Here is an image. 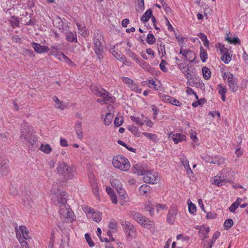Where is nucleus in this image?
I'll return each mask as SVG.
<instances>
[{
    "label": "nucleus",
    "mask_w": 248,
    "mask_h": 248,
    "mask_svg": "<svg viewBox=\"0 0 248 248\" xmlns=\"http://www.w3.org/2000/svg\"><path fill=\"white\" fill-rule=\"evenodd\" d=\"M51 191L53 200L57 202L60 208L59 214L61 217L65 219L66 222H72L74 220V214L69 209V206L66 203L65 192L61 190L60 186L58 183L53 184Z\"/></svg>",
    "instance_id": "1"
},
{
    "label": "nucleus",
    "mask_w": 248,
    "mask_h": 248,
    "mask_svg": "<svg viewBox=\"0 0 248 248\" xmlns=\"http://www.w3.org/2000/svg\"><path fill=\"white\" fill-rule=\"evenodd\" d=\"M56 169L57 173L65 181L73 179L77 174L75 169L64 162H59Z\"/></svg>",
    "instance_id": "2"
},
{
    "label": "nucleus",
    "mask_w": 248,
    "mask_h": 248,
    "mask_svg": "<svg viewBox=\"0 0 248 248\" xmlns=\"http://www.w3.org/2000/svg\"><path fill=\"white\" fill-rule=\"evenodd\" d=\"M33 128L30 126L26 123H23L21 125V140H24L28 141L30 144L33 145L37 139L36 137L32 135Z\"/></svg>",
    "instance_id": "3"
},
{
    "label": "nucleus",
    "mask_w": 248,
    "mask_h": 248,
    "mask_svg": "<svg viewBox=\"0 0 248 248\" xmlns=\"http://www.w3.org/2000/svg\"><path fill=\"white\" fill-rule=\"evenodd\" d=\"M112 164L114 167L123 171H127L130 167L128 160L122 155H118L113 157Z\"/></svg>",
    "instance_id": "4"
},
{
    "label": "nucleus",
    "mask_w": 248,
    "mask_h": 248,
    "mask_svg": "<svg viewBox=\"0 0 248 248\" xmlns=\"http://www.w3.org/2000/svg\"><path fill=\"white\" fill-rule=\"evenodd\" d=\"M103 40V37L101 35L97 34L94 37V51L97 56V58L100 61L103 58V47L102 46L101 41Z\"/></svg>",
    "instance_id": "5"
},
{
    "label": "nucleus",
    "mask_w": 248,
    "mask_h": 248,
    "mask_svg": "<svg viewBox=\"0 0 248 248\" xmlns=\"http://www.w3.org/2000/svg\"><path fill=\"white\" fill-rule=\"evenodd\" d=\"M157 177L158 175L156 172L148 169L143 175V180L146 183L154 184L156 183Z\"/></svg>",
    "instance_id": "6"
},
{
    "label": "nucleus",
    "mask_w": 248,
    "mask_h": 248,
    "mask_svg": "<svg viewBox=\"0 0 248 248\" xmlns=\"http://www.w3.org/2000/svg\"><path fill=\"white\" fill-rule=\"evenodd\" d=\"M84 211L86 214L91 215L93 219L96 222H99L102 219V214L99 211H95L93 208L89 207H85Z\"/></svg>",
    "instance_id": "7"
},
{
    "label": "nucleus",
    "mask_w": 248,
    "mask_h": 248,
    "mask_svg": "<svg viewBox=\"0 0 248 248\" xmlns=\"http://www.w3.org/2000/svg\"><path fill=\"white\" fill-rule=\"evenodd\" d=\"M97 93V96L102 97L103 103H113L115 101V98L104 89H101V92Z\"/></svg>",
    "instance_id": "8"
},
{
    "label": "nucleus",
    "mask_w": 248,
    "mask_h": 248,
    "mask_svg": "<svg viewBox=\"0 0 248 248\" xmlns=\"http://www.w3.org/2000/svg\"><path fill=\"white\" fill-rule=\"evenodd\" d=\"M227 176L222 173L218 174L216 176L211 179L212 183L215 184L218 186H222L223 184L228 182Z\"/></svg>",
    "instance_id": "9"
},
{
    "label": "nucleus",
    "mask_w": 248,
    "mask_h": 248,
    "mask_svg": "<svg viewBox=\"0 0 248 248\" xmlns=\"http://www.w3.org/2000/svg\"><path fill=\"white\" fill-rule=\"evenodd\" d=\"M148 169L146 164L139 163L133 166L132 171L138 175H143Z\"/></svg>",
    "instance_id": "10"
},
{
    "label": "nucleus",
    "mask_w": 248,
    "mask_h": 248,
    "mask_svg": "<svg viewBox=\"0 0 248 248\" xmlns=\"http://www.w3.org/2000/svg\"><path fill=\"white\" fill-rule=\"evenodd\" d=\"M16 234L17 238L21 236L22 238L25 240H28L30 238L29 232L28 229L25 226H20L19 228V230L16 229Z\"/></svg>",
    "instance_id": "11"
},
{
    "label": "nucleus",
    "mask_w": 248,
    "mask_h": 248,
    "mask_svg": "<svg viewBox=\"0 0 248 248\" xmlns=\"http://www.w3.org/2000/svg\"><path fill=\"white\" fill-rule=\"evenodd\" d=\"M227 83L230 91L234 93L238 90L237 79L233 76L228 77Z\"/></svg>",
    "instance_id": "12"
},
{
    "label": "nucleus",
    "mask_w": 248,
    "mask_h": 248,
    "mask_svg": "<svg viewBox=\"0 0 248 248\" xmlns=\"http://www.w3.org/2000/svg\"><path fill=\"white\" fill-rule=\"evenodd\" d=\"M177 213V209L175 205L172 206L167 215V221L170 224H173L174 222Z\"/></svg>",
    "instance_id": "13"
},
{
    "label": "nucleus",
    "mask_w": 248,
    "mask_h": 248,
    "mask_svg": "<svg viewBox=\"0 0 248 248\" xmlns=\"http://www.w3.org/2000/svg\"><path fill=\"white\" fill-rule=\"evenodd\" d=\"M124 222V221H123ZM122 225L125 229L127 234L129 236H133L135 234L136 229L135 227L129 222L125 221L124 223H122Z\"/></svg>",
    "instance_id": "14"
},
{
    "label": "nucleus",
    "mask_w": 248,
    "mask_h": 248,
    "mask_svg": "<svg viewBox=\"0 0 248 248\" xmlns=\"http://www.w3.org/2000/svg\"><path fill=\"white\" fill-rule=\"evenodd\" d=\"M128 215L130 217L140 224L145 221V217L135 211H130Z\"/></svg>",
    "instance_id": "15"
},
{
    "label": "nucleus",
    "mask_w": 248,
    "mask_h": 248,
    "mask_svg": "<svg viewBox=\"0 0 248 248\" xmlns=\"http://www.w3.org/2000/svg\"><path fill=\"white\" fill-rule=\"evenodd\" d=\"M8 164L9 162L7 160L0 159V176L7 174Z\"/></svg>",
    "instance_id": "16"
},
{
    "label": "nucleus",
    "mask_w": 248,
    "mask_h": 248,
    "mask_svg": "<svg viewBox=\"0 0 248 248\" xmlns=\"http://www.w3.org/2000/svg\"><path fill=\"white\" fill-rule=\"evenodd\" d=\"M169 138L172 139L175 144H177L186 140V136L181 133H170L169 135Z\"/></svg>",
    "instance_id": "17"
},
{
    "label": "nucleus",
    "mask_w": 248,
    "mask_h": 248,
    "mask_svg": "<svg viewBox=\"0 0 248 248\" xmlns=\"http://www.w3.org/2000/svg\"><path fill=\"white\" fill-rule=\"evenodd\" d=\"M31 46L34 48V50L38 53H42L47 52L49 50V48L46 46H42L39 44L32 42L31 44Z\"/></svg>",
    "instance_id": "18"
},
{
    "label": "nucleus",
    "mask_w": 248,
    "mask_h": 248,
    "mask_svg": "<svg viewBox=\"0 0 248 248\" xmlns=\"http://www.w3.org/2000/svg\"><path fill=\"white\" fill-rule=\"evenodd\" d=\"M119 45L116 44L110 48V53L119 60H123L124 55L121 51L118 49Z\"/></svg>",
    "instance_id": "19"
},
{
    "label": "nucleus",
    "mask_w": 248,
    "mask_h": 248,
    "mask_svg": "<svg viewBox=\"0 0 248 248\" xmlns=\"http://www.w3.org/2000/svg\"><path fill=\"white\" fill-rule=\"evenodd\" d=\"M77 137L78 139L81 140L83 138V132L82 129V122L77 121L74 127Z\"/></svg>",
    "instance_id": "20"
},
{
    "label": "nucleus",
    "mask_w": 248,
    "mask_h": 248,
    "mask_svg": "<svg viewBox=\"0 0 248 248\" xmlns=\"http://www.w3.org/2000/svg\"><path fill=\"white\" fill-rule=\"evenodd\" d=\"M112 186H115L116 189L121 196L124 197L125 194V190L122 188V185L117 180H113L111 182Z\"/></svg>",
    "instance_id": "21"
},
{
    "label": "nucleus",
    "mask_w": 248,
    "mask_h": 248,
    "mask_svg": "<svg viewBox=\"0 0 248 248\" xmlns=\"http://www.w3.org/2000/svg\"><path fill=\"white\" fill-rule=\"evenodd\" d=\"M217 89L218 90V93L221 96L222 101L225 102L226 101L225 94L227 91L226 88L222 84H219L217 85Z\"/></svg>",
    "instance_id": "22"
},
{
    "label": "nucleus",
    "mask_w": 248,
    "mask_h": 248,
    "mask_svg": "<svg viewBox=\"0 0 248 248\" xmlns=\"http://www.w3.org/2000/svg\"><path fill=\"white\" fill-rule=\"evenodd\" d=\"M210 228L208 227H202V228H200V230L199 231V232L200 233V237L202 240H203L208 237V234Z\"/></svg>",
    "instance_id": "23"
},
{
    "label": "nucleus",
    "mask_w": 248,
    "mask_h": 248,
    "mask_svg": "<svg viewBox=\"0 0 248 248\" xmlns=\"http://www.w3.org/2000/svg\"><path fill=\"white\" fill-rule=\"evenodd\" d=\"M76 23L79 30V33L82 36L85 37L88 35L89 31L84 25L80 24L78 22H76Z\"/></svg>",
    "instance_id": "24"
},
{
    "label": "nucleus",
    "mask_w": 248,
    "mask_h": 248,
    "mask_svg": "<svg viewBox=\"0 0 248 248\" xmlns=\"http://www.w3.org/2000/svg\"><path fill=\"white\" fill-rule=\"evenodd\" d=\"M66 39L71 42H77V34L72 31H68L65 34Z\"/></svg>",
    "instance_id": "25"
},
{
    "label": "nucleus",
    "mask_w": 248,
    "mask_h": 248,
    "mask_svg": "<svg viewBox=\"0 0 248 248\" xmlns=\"http://www.w3.org/2000/svg\"><path fill=\"white\" fill-rule=\"evenodd\" d=\"M150 187L147 185H143L139 188V191L141 195H147L150 191Z\"/></svg>",
    "instance_id": "26"
},
{
    "label": "nucleus",
    "mask_w": 248,
    "mask_h": 248,
    "mask_svg": "<svg viewBox=\"0 0 248 248\" xmlns=\"http://www.w3.org/2000/svg\"><path fill=\"white\" fill-rule=\"evenodd\" d=\"M152 16V11L151 9L147 10L141 17V20L143 22L148 21Z\"/></svg>",
    "instance_id": "27"
},
{
    "label": "nucleus",
    "mask_w": 248,
    "mask_h": 248,
    "mask_svg": "<svg viewBox=\"0 0 248 248\" xmlns=\"http://www.w3.org/2000/svg\"><path fill=\"white\" fill-rule=\"evenodd\" d=\"M113 118V115L112 113L110 112L107 113L104 120V124L106 125H109L111 123Z\"/></svg>",
    "instance_id": "28"
},
{
    "label": "nucleus",
    "mask_w": 248,
    "mask_h": 248,
    "mask_svg": "<svg viewBox=\"0 0 248 248\" xmlns=\"http://www.w3.org/2000/svg\"><path fill=\"white\" fill-rule=\"evenodd\" d=\"M54 25L59 28L60 30H62V31H63V22L62 20L59 17H57L54 20Z\"/></svg>",
    "instance_id": "29"
},
{
    "label": "nucleus",
    "mask_w": 248,
    "mask_h": 248,
    "mask_svg": "<svg viewBox=\"0 0 248 248\" xmlns=\"http://www.w3.org/2000/svg\"><path fill=\"white\" fill-rule=\"evenodd\" d=\"M39 149L42 152L47 154H49L52 151V148L48 144H42Z\"/></svg>",
    "instance_id": "30"
},
{
    "label": "nucleus",
    "mask_w": 248,
    "mask_h": 248,
    "mask_svg": "<svg viewBox=\"0 0 248 248\" xmlns=\"http://www.w3.org/2000/svg\"><path fill=\"white\" fill-rule=\"evenodd\" d=\"M225 40L228 41L230 44H233L234 45L240 44V40L237 36L231 38L228 35L226 37Z\"/></svg>",
    "instance_id": "31"
},
{
    "label": "nucleus",
    "mask_w": 248,
    "mask_h": 248,
    "mask_svg": "<svg viewBox=\"0 0 248 248\" xmlns=\"http://www.w3.org/2000/svg\"><path fill=\"white\" fill-rule=\"evenodd\" d=\"M200 56L202 62H205L208 58L206 50L202 46L200 47Z\"/></svg>",
    "instance_id": "32"
},
{
    "label": "nucleus",
    "mask_w": 248,
    "mask_h": 248,
    "mask_svg": "<svg viewBox=\"0 0 248 248\" xmlns=\"http://www.w3.org/2000/svg\"><path fill=\"white\" fill-rule=\"evenodd\" d=\"M224 163V159L218 155H215L212 158L211 163L219 165Z\"/></svg>",
    "instance_id": "33"
},
{
    "label": "nucleus",
    "mask_w": 248,
    "mask_h": 248,
    "mask_svg": "<svg viewBox=\"0 0 248 248\" xmlns=\"http://www.w3.org/2000/svg\"><path fill=\"white\" fill-rule=\"evenodd\" d=\"M203 77L205 79H209L211 77V72L207 67H203L202 68Z\"/></svg>",
    "instance_id": "34"
},
{
    "label": "nucleus",
    "mask_w": 248,
    "mask_h": 248,
    "mask_svg": "<svg viewBox=\"0 0 248 248\" xmlns=\"http://www.w3.org/2000/svg\"><path fill=\"white\" fill-rule=\"evenodd\" d=\"M155 205L149 202L148 204L145 205L144 209L149 212L150 215H153L155 211Z\"/></svg>",
    "instance_id": "35"
},
{
    "label": "nucleus",
    "mask_w": 248,
    "mask_h": 248,
    "mask_svg": "<svg viewBox=\"0 0 248 248\" xmlns=\"http://www.w3.org/2000/svg\"><path fill=\"white\" fill-rule=\"evenodd\" d=\"M141 225L146 228L151 229L154 227V223L152 221H151L149 219L145 217V221L141 223Z\"/></svg>",
    "instance_id": "36"
},
{
    "label": "nucleus",
    "mask_w": 248,
    "mask_h": 248,
    "mask_svg": "<svg viewBox=\"0 0 248 248\" xmlns=\"http://www.w3.org/2000/svg\"><path fill=\"white\" fill-rule=\"evenodd\" d=\"M157 47L159 54L161 55V57L162 58L166 55L165 45L161 42L160 44H158Z\"/></svg>",
    "instance_id": "37"
},
{
    "label": "nucleus",
    "mask_w": 248,
    "mask_h": 248,
    "mask_svg": "<svg viewBox=\"0 0 248 248\" xmlns=\"http://www.w3.org/2000/svg\"><path fill=\"white\" fill-rule=\"evenodd\" d=\"M198 36L202 40V41L204 42L203 45L205 47H208L209 46V42L207 40L206 36L202 33H200L198 34Z\"/></svg>",
    "instance_id": "38"
},
{
    "label": "nucleus",
    "mask_w": 248,
    "mask_h": 248,
    "mask_svg": "<svg viewBox=\"0 0 248 248\" xmlns=\"http://www.w3.org/2000/svg\"><path fill=\"white\" fill-rule=\"evenodd\" d=\"M9 22L13 28L18 26L19 21L17 18L14 16L11 17V18L9 20Z\"/></svg>",
    "instance_id": "39"
},
{
    "label": "nucleus",
    "mask_w": 248,
    "mask_h": 248,
    "mask_svg": "<svg viewBox=\"0 0 248 248\" xmlns=\"http://www.w3.org/2000/svg\"><path fill=\"white\" fill-rule=\"evenodd\" d=\"M126 50L127 52V54L131 58H132L133 60H135L137 62H140L141 59H139L135 53L131 51V50L129 49H126Z\"/></svg>",
    "instance_id": "40"
},
{
    "label": "nucleus",
    "mask_w": 248,
    "mask_h": 248,
    "mask_svg": "<svg viewBox=\"0 0 248 248\" xmlns=\"http://www.w3.org/2000/svg\"><path fill=\"white\" fill-rule=\"evenodd\" d=\"M159 97L160 99L164 101V102H167L170 103L171 100H172V97L168 95L160 93L159 94Z\"/></svg>",
    "instance_id": "41"
},
{
    "label": "nucleus",
    "mask_w": 248,
    "mask_h": 248,
    "mask_svg": "<svg viewBox=\"0 0 248 248\" xmlns=\"http://www.w3.org/2000/svg\"><path fill=\"white\" fill-rule=\"evenodd\" d=\"M232 58L229 54V53H226L222 54L221 60L225 63H228L231 61Z\"/></svg>",
    "instance_id": "42"
},
{
    "label": "nucleus",
    "mask_w": 248,
    "mask_h": 248,
    "mask_svg": "<svg viewBox=\"0 0 248 248\" xmlns=\"http://www.w3.org/2000/svg\"><path fill=\"white\" fill-rule=\"evenodd\" d=\"M56 55L59 59L61 60L63 59L66 63H69L72 62L67 57H66L63 53H59Z\"/></svg>",
    "instance_id": "43"
},
{
    "label": "nucleus",
    "mask_w": 248,
    "mask_h": 248,
    "mask_svg": "<svg viewBox=\"0 0 248 248\" xmlns=\"http://www.w3.org/2000/svg\"><path fill=\"white\" fill-rule=\"evenodd\" d=\"M195 58L196 56L194 52L191 50H189L188 53L187 54V58L186 59L191 62H193L195 61Z\"/></svg>",
    "instance_id": "44"
},
{
    "label": "nucleus",
    "mask_w": 248,
    "mask_h": 248,
    "mask_svg": "<svg viewBox=\"0 0 248 248\" xmlns=\"http://www.w3.org/2000/svg\"><path fill=\"white\" fill-rule=\"evenodd\" d=\"M136 9L137 12L139 13H141L144 10V7L143 0H141V1L138 3V5L136 6Z\"/></svg>",
    "instance_id": "45"
},
{
    "label": "nucleus",
    "mask_w": 248,
    "mask_h": 248,
    "mask_svg": "<svg viewBox=\"0 0 248 248\" xmlns=\"http://www.w3.org/2000/svg\"><path fill=\"white\" fill-rule=\"evenodd\" d=\"M69 238L67 237H63L62 239V243L60 245V248H66L69 247L68 241Z\"/></svg>",
    "instance_id": "46"
},
{
    "label": "nucleus",
    "mask_w": 248,
    "mask_h": 248,
    "mask_svg": "<svg viewBox=\"0 0 248 248\" xmlns=\"http://www.w3.org/2000/svg\"><path fill=\"white\" fill-rule=\"evenodd\" d=\"M124 122V118L123 117H116L114 120V124L116 126H121Z\"/></svg>",
    "instance_id": "47"
},
{
    "label": "nucleus",
    "mask_w": 248,
    "mask_h": 248,
    "mask_svg": "<svg viewBox=\"0 0 248 248\" xmlns=\"http://www.w3.org/2000/svg\"><path fill=\"white\" fill-rule=\"evenodd\" d=\"M146 41L147 43L152 45L155 42V38L152 33H149L147 35Z\"/></svg>",
    "instance_id": "48"
},
{
    "label": "nucleus",
    "mask_w": 248,
    "mask_h": 248,
    "mask_svg": "<svg viewBox=\"0 0 248 248\" xmlns=\"http://www.w3.org/2000/svg\"><path fill=\"white\" fill-rule=\"evenodd\" d=\"M140 65V66L144 69L148 71H150L151 69V66L149 64L146 62L144 61L140 60V62L139 63Z\"/></svg>",
    "instance_id": "49"
},
{
    "label": "nucleus",
    "mask_w": 248,
    "mask_h": 248,
    "mask_svg": "<svg viewBox=\"0 0 248 248\" xmlns=\"http://www.w3.org/2000/svg\"><path fill=\"white\" fill-rule=\"evenodd\" d=\"M142 134L146 137L148 139L152 140L153 141H155L156 140L157 137L155 135L150 133H147V132H143L142 133Z\"/></svg>",
    "instance_id": "50"
},
{
    "label": "nucleus",
    "mask_w": 248,
    "mask_h": 248,
    "mask_svg": "<svg viewBox=\"0 0 248 248\" xmlns=\"http://www.w3.org/2000/svg\"><path fill=\"white\" fill-rule=\"evenodd\" d=\"M130 119H131V120H132L134 122H135L138 124H139L140 125H142L143 124V122H142V120L139 117L131 116L130 117Z\"/></svg>",
    "instance_id": "51"
},
{
    "label": "nucleus",
    "mask_w": 248,
    "mask_h": 248,
    "mask_svg": "<svg viewBox=\"0 0 248 248\" xmlns=\"http://www.w3.org/2000/svg\"><path fill=\"white\" fill-rule=\"evenodd\" d=\"M233 224V220L231 219H227L225 222H224V226L226 228V229H229Z\"/></svg>",
    "instance_id": "52"
},
{
    "label": "nucleus",
    "mask_w": 248,
    "mask_h": 248,
    "mask_svg": "<svg viewBox=\"0 0 248 248\" xmlns=\"http://www.w3.org/2000/svg\"><path fill=\"white\" fill-rule=\"evenodd\" d=\"M166 64L167 62L164 60H162L161 61L159 67L160 69L164 72H167L168 71V69L166 67Z\"/></svg>",
    "instance_id": "53"
},
{
    "label": "nucleus",
    "mask_w": 248,
    "mask_h": 248,
    "mask_svg": "<svg viewBox=\"0 0 248 248\" xmlns=\"http://www.w3.org/2000/svg\"><path fill=\"white\" fill-rule=\"evenodd\" d=\"M25 206H30L32 202L31 199L29 196H26L23 200Z\"/></svg>",
    "instance_id": "54"
},
{
    "label": "nucleus",
    "mask_w": 248,
    "mask_h": 248,
    "mask_svg": "<svg viewBox=\"0 0 248 248\" xmlns=\"http://www.w3.org/2000/svg\"><path fill=\"white\" fill-rule=\"evenodd\" d=\"M85 238L90 247H93L94 246L93 242L92 241L90 235L88 233H86L85 234Z\"/></svg>",
    "instance_id": "55"
},
{
    "label": "nucleus",
    "mask_w": 248,
    "mask_h": 248,
    "mask_svg": "<svg viewBox=\"0 0 248 248\" xmlns=\"http://www.w3.org/2000/svg\"><path fill=\"white\" fill-rule=\"evenodd\" d=\"M188 210L190 213L194 214L196 211V207L195 205L190 202L188 203Z\"/></svg>",
    "instance_id": "56"
},
{
    "label": "nucleus",
    "mask_w": 248,
    "mask_h": 248,
    "mask_svg": "<svg viewBox=\"0 0 248 248\" xmlns=\"http://www.w3.org/2000/svg\"><path fill=\"white\" fill-rule=\"evenodd\" d=\"M155 207L156 208V211L157 213L161 210H163L166 209V206L164 204H160L159 203H156L155 204Z\"/></svg>",
    "instance_id": "57"
},
{
    "label": "nucleus",
    "mask_w": 248,
    "mask_h": 248,
    "mask_svg": "<svg viewBox=\"0 0 248 248\" xmlns=\"http://www.w3.org/2000/svg\"><path fill=\"white\" fill-rule=\"evenodd\" d=\"M92 187L93 193L95 195L97 196L98 195V189L97 184L95 182H93L92 184Z\"/></svg>",
    "instance_id": "58"
},
{
    "label": "nucleus",
    "mask_w": 248,
    "mask_h": 248,
    "mask_svg": "<svg viewBox=\"0 0 248 248\" xmlns=\"http://www.w3.org/2000/svg\"><path fill=\"white\" fill-rule=\"evenodd\" d=\"M219 50L222 55L223 54L229 53V50L227 48L225 47L224 45H219Z\"/></svg>",
    "instance_id": "59"
},
{
    "label": "nucleus",
    "mask_w": 248,
    "mask_h": 248,
    "mask_svg": "<svg viewBox=\"0 0 248 248\" xmlns=\"http://www.w3.org/2000/svg\"><path fill=\"white\" fill-rule=\"evenodd\" d=\"M91 89L92 90V92L94 93L96 95L98 96V93H99L101 92V89H99L97 88L95 86L93 85L91 86Z\"/></svg>",
    "instance_id": "60"
},
{
    "label": "nucleus",
    "mask_w": 248,
    "mask_h": 248,
    "mask_svg": "<svg viewBox=\"0 0 248 248\" xmlns=\"http://www.w3.org/2000/svg\"><path fill=\"white\" fill-rule=\"evenodd\" d=\"M109 227L113 230H116L117 228V223L114 220H112L109 222Z\"/></svg>",
    "instance_id": "61"
},
{
    "label": "nucleus",
    "mask_w": 248,
    "mask_h": 248,
    "mask_svg": "<svg viewBox=\"0 0 248 248\" xmlns=\"http://www.w3.org/2000/svg\"><path fill=\"white\" fill-rule=\"evenodd\" d=\"M170 104H171L176 106H180L182 103L177 99H175L172 97V100L170 102Z\"/></svg>",
    "instance_id": "62"
},
{
    "label": "nucleus",
    "mask_w": 248,
    "mask_h": 248,
    "mask_svg": "<svg viewBox=\"0 0 248 248\" xmlns=\"http://www.w3.org/2000/svg\"><path fill=\"white\" fill-rule=\"evenodd\" d=\"M128 130L132 133L136 134L138 133V129L137 127L133 125H130L128 126Z\"/></svg>",
    "instance_id": "63"
},
{
    "label": "nucleus",
    "mask_w": 248,
    "mask_h": 248,
    "mask_svg": "<svg viewBox=\"0 0 248 248\" xmlns=\"http://www.w3.org/2000/svg\"><path fill=\"white\" fill-rule=\"evenodd\" d=\"M238 207V206L236 203L233 202L229 207V210L230 212L234 213Z\"/></svg>",
    "instance_id": "64"
}]
</instances>
